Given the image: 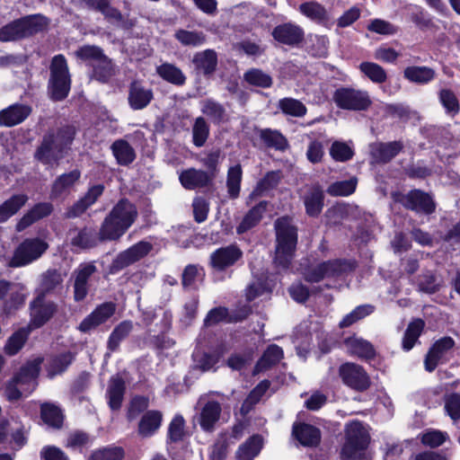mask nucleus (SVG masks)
<instances>
[{"label":"nucleus","mask_w":460,"mask_h":460,"mask_svg":"<svg viewBox=\"0 0 460 460\" xmlns=\"http://www.w3.org/2000/svg\"><path fill=\"white\" fill-rule=\"evenodd\" d=\"M323 192L319 184H314L310 187L304 198L307 215L317 217L321 213L323 207Z\"/></svg>","instance_id":"38"},{"label":"nucleus","mask_w":460,"mask_h":460,"mask_svg":"<svg viewBox=\"0 0 460 460\" xmlns=\"http://www.w3.org/2000/svg\"><path fill=\"white\" fill-rule=\"evenodd\" d=\"M49 244L40 238H27L15 249L11 260V266H25L42 256L48 250Z\"/></svg>","instance_id":"8"},{"label":"nucleus","mask_w":460,"mask_h":460,"mask_svg":"<svg viewBox=\"0 0 460 460\" xmlns=\"http://www.w3.org/2000/svg\"><path fill=\"white\" fill-rule=\"evenodd\" d=\"M222 408L217 401H208L201 409L199 423L202 430L212 431L220 418Z\"/></svg>","instance_id":"32"},{"label":"nucleus","mask_w":460,"mask_h":460,"mask_svg":"<svg viewBox=\"0 0 460 460\" xmlns=\"http://www.w3.org/2000/svg\"><path fill=\"white\" fill-rule=\"evenodd\" d=\"M71 237V245L80 249H91L98 245L99 243L110 242L102 240L98 232L93 227L84 226L81 229L75 228L69 231Z\"/></svg>","instance_id":"20"},{"label":"nucleus","mask_w":460,"mask_h":460,"mask_svg":"<svg viewBox=\"0 0 460 460\" xmlns=\"http://www.w3.org/2000/svg\"><path fill=\"white\" fill-rule=\"evenodd\" d=\"M403 149L402 141L377 142L370 146L373 163L387 164Z\"/></svg>","instance_id":"22"},{"label":"nucleus","mask_w":460,"mask_h":460,"mask_svg":"<svg viewBox=\"0 0 460 460\" xmlns=\"http://www.w3.org/2000/svg\"><path fill=\"white\" fill-rule=\"evenodd\" d=\"M263 447V438L260 434H253L239 446L236 455L239 460H252Z\"/></svg>","instance_id":"39"},{"label":"nucleus","mask_w":460,"mask_h":460,"mask_svg":"<svg viewBox=\"0 0 460 460\" xmlns=\"http://www.w3.org/2000/svg\"><path fill=\"white\" fill-rule=\"evenodd\" d=\"M282 358V349L276 344L270 345L256 363L253 374H260L272 370Z\"/></svg>","instance_id":"33"},{"label":"nucleus","mask_w":460,"mask_h":460,"mask_svg":"<svg viewBox=\"0 0 460 460\" xmlns=\"http://www.w3.org/2000/svg\"><path fill=\"white\" fill-rule=\"evenodd\" d=\"M75 56L84 62L89 63L92 66L93 63H97L105 56L103 49L95 45H84L75 51Z\"/></svg>","instance_id":"57"},{"label":"nucleus","mask_w":460,"mask_h":460,"mask_svg":"<svg viewBox=\"0 0 460 460\" xmlns=\"http://www.w3.org/2000/svg\"><path fill=\"white\" fill-rule=\"evenodd\" d=\"M116 75V67L112 60L106 55L97 63L92 64L91 77L101 83H108Z\"/></svg>","instance_id":"41"},{"label":"nucleus","mask_w":460,"mask_h":460,"mask_svg":"<svg viewBox=\"0 0 460 460\" xmlns=\"http://www.w3.org/2000/svg\"><path fill=\"white\" fill-rule=\"evenodd\" d=\"M58 307V304L54 301L36 295L30 303V323L28 327L31 330L42 327L57 314Z\"/></svg>","instance_id":"9"},{"label":"nucleus","mask_w":460,"mask_h":460,"mask_svg":"<svg viewBox=\"0 0 460 460\" xmlns=\"http://www.w3.org/2000/svg\"><path fill=\"white\" fill-rule=\"evenodd\" d=\"M163 421V414L160 411H146L141 417L137 432L142 438H150L159 429Z\"/></svg>","instance_id":"30"},{"label":"nucleus","mask_w":460,"mask_h":460,"mask_svg":"<svg viewBox=\"0 0 460 460\" xmlns=\"http://www.w3.org/2000/svg\"><path fill=\"white\" fill-rule=\"evenodd\" d=\"M345 442L341 450L342 460H365L364 451L370 442L368 431L358 420L345 425Z\"/></svg>","instance_id":"5"},{"label":"nucleus","mask_w":460,"mask_h":460,"mask_svg":"<svg viewBox=\"0 0 460 460\" xmlns=\"http://www.w3.org/2000/svg\"><path fill=\"white\" fill-rule=\"evenodd\" d=\"M345 270V263L341 260H332L318 264L305 273L308 282H319L325 278L339 276Z\"/></svg>","instance_id":"14"},{"label":"nucleus","mask_w":460,"mask_h":460,"mask_svg":"<svg viewBox=\"0 0 460 460\" xmlns=\"http://www.w3.org/2000/svg\"><path fill=\"white\" fill-rule=\"evenodd\" d=\"M125 392L126 383L121 376H112L107 389L108 404L112 411L121 408Z\"/></svg>","instance_id":"34"},{"label":"nucleus","mask_w":460,"mask_h":460,"mask_svg":"<svg viewBox=\"0 0 460 460\" xmlns=\"http://www.w3.org/2000/svg\"><path fill=\"white\" fill-rule=\"evenodd\" d=\"M174 38L183 47L198 48L207 42V35L201 31L179 29L175 31Z\"/></svg>","instance_id":"44"},{"label":"nucleus","mask_w":460,"mask_h":460,"mask_svg":"<svg viewBox=\"0 0 460 460\" xmlns=\"http://www.w3.org/2000/svg\"><path fill=\"white\" fill-rule=\"evenodd\" d=\"M32 330L30 327L20 328L18 331L13 332L6 341L4 351L8 356L16 355L22 348L24 346L30 332Z\"/></svg>","instance_id":"46"},{"label":"nucleus","mask_w":460,"mask_h":460,"mask_svg":"<svg viewBox=\"0 0 460 460\" xmlns=\"http://www.w3.org/2000/svg\"><path fill=\"white\" fill-rule=\"evenodd\" d=\"M349 352L360 358H371L375 355L372 344L361 338L349 337L344 341Z\"/></svg>","instance_id":"47"},{"label":"nucleus","mask_w":460,"mask_h":460,"mask_svg":"<svg viewBox=\"0 0 460 460\" xmlns=\"http://www.w3.org/2000/svg\"><path fill=\"white\" fill-rule=\"evenodd\" d=\"M40 419L44 424L53 429H60L64 423L62 410L51 402L40 404Z\"/></svg>","instance_id":"35"},{"label":"nucleus","mask_w":460,"mask_h":460,"mask_svg":"<svg viewBox=\"0 0 460 460\" xmlns=\"http://www.w3.org/2000/svg\"><path fill=\"white\" fill-rule=\"evenodd\" d=\"M260 137L263 143L276 150L284 151L288 147L287 138L278 130L264 128L260 131Z\"/></svg>","instance_id":"50"},{"label":"nucleus","mask_w":460,"mask_h":460,"mask_svg":"<svg viewBox=\"0 0 460 460\" xmlns=\"http://www.w3.org/2000/svg\"><path fill=\"white\" fill-rule=\"evenodd\" d=\"M359 70L376 84H383L387 79L385 70L380 65L374 62H362L359 65Z\"/></svg>","instance_id":"58"},{"label":"nucleus","mask_w":460,"mask_h":460,"mask_svg":"<svg viewBox=\"0 0 460 460\" xmlns=\"http://www.w3.org/2000/svg\"><path fill=\"white\" fill-rule=\"evenodd\" d=\"M271 288L270 287L268 278L265 275L254 279L246 288V298L248 301H252L258 296L270 293Z\"/></svg>","instance_id":"59"},{"label":"nucleus","mask_w":460,"mask_h":460,"mask_svg":"<svg viewBox=\"0 0 460 460\" xmlns=\"http://www.w3.org/2000/svg\"><path fill=\"white\" fill-rule=\"evenodd\" d=\"M209 136V127L203 117H198L192 126V141L193 144L201 147L205 145Z\"/></svg>","instance_id":"64"},{"label":"nucleus","mask_w":460,"mask_h":460,"mask_svg":"<svg viewBox=\"0 0 460 460\" xmlns=\"http://www.w3.org/2000/svg\"><path fill=\"white\" fill-rule=\"evenodd\" d=\"M268 207L267 201H261L252 207L243 217L242 222L236 227L237 234H241L252 229L259 224L266 212Z\"/></svg>","instance_id":"40"},{"label":"nucleus","mask_w":460,"mask_h":460,"mask_svg":"<svg viewBox=\"0 0 460 460\" xmlns=\"http://www.w3.org/2000/svg\"><path fill=\"white\" fill-rule=\"evenodd\" d=\"M111 149L118 164L122 166L131 164L137 157L135 149L124 139L115 140L111 146Z\"/></svg>","instance_id":"36"},{"label":"nucleus","mask_w":460,"mask_h":460,"mask_svg":"<svg viewBox=\"0 0 460 460\" xmlns=\"http://www.w3.org/2000/svg\"><path fill=\"white\" fill-rule=\"evenodd\" d=\"M148 242H138L117 255L111 264V272H118L144 258L152 250Z\"/></svg>","instance_id":"10"},{"label":"nucleus","mask_w":460,"mask_h":460,"mask_svg":"<svg viewBox=\"0 0 460 460\" xmlns=\"http://www.w3.org/2000/svg\"><path fill=\"white\" fill-rule=\"evenodd\" d=\"M155 72L163 80L173 85L182 86L186 83V75L174 64L164 62L156 66Z\"/></svg>","instance_id":"37"},{"label":"nucleus","mask_w":460,"mask_h":460,"mask_svg":"<svg viewBox=\"0 0 460 460\" xmlns=\"http://www.w3.org/2000/svg\"><path fill=\"white\" fill-rule=\"evenodd\" d=\"M49 19L40 13L26 15L0 28V41H19L45 31Z\"/></svg>","instance_id":"4"},{"label":"nucleus","mask_w":460,"mask_h":460,"mask_svg":"<svg viewBox=\"0 0 460 460\" xmlns=\"http://www.w3.org/2000/svg\"><path fill=\"white\" fill-rule=\"evenodd\" d=\"M243 80L253 86L269 88L272 84V78L270 75L258 68H251L243 75Z\"/></svg>","instance_id":"61"},{"label":"nucleus","mask_w":460,"mask_h":460,"mask_svg":"<svg viewBox=\"0 0 460 460\" xmlns=\"http://www.w3.org/2000/svg\"><path fill=\"white\" fill-rule=\"evenodd\" d=\"M138 217L135 204L128 199L119 200L103 218L100 226L102 240L119 241L131 227Z\"/></svg>","instance_id":"1"},{"label":"nucleus","mask_w":460,"mask_h":460,"mask_svg":"<svg viewBox=\"0 0 460 460\" xmlns=\"http://www.w3.org/2000/svg\"><path fill=\"white\" fill-rule=\"evenodd\" d=\"M101 13L107 19L108 21H115L119 23V27L123 30H130L136 25L135 20L124 19L121 12L113 7L110 1L106 3Z\"/></svg>","instance_id":"60"},{"label":"nucleus","mask_w":460,"mask_h":460,"mask_svg":"<svg viewBox=\"0 0 460 460\" xmlns=\"http://www.w3.org/2000/svg\"><path fill=\"white\" fill-rule=\"evenodd\" d=\"M335 104L342 109L349 111H367L371 105L372 101L367 91L358 90L351 87L338 88L332 96Z\"/></svg>","instance_id":"7"},{"label":"nucleus","mask_w":460,"mask_h":460,"mask_svg":"<svg viewBox=\"0 0 460 460\" xmlns=\"http://www.w3.org/2000/svg\"><path fill=\"white\" fill-rule=\"evenodd\" d=\"M28 197L24 194L13 195L0 205V223L6 222L15 215L27 202Z\"/></svg>","instance_id":"45"},{"label":"nucleus","mask_w":460,"mask_h":460,"mask_svg":"<svg viewBox=\"0 0 460 460\" xmlns=\"http://www.w3.org/2000/svg\"><path fill=\"white\" fill-rule=\"evenodd\" d=\"M133 330V323L126 320L119 323L111 333L107 348L110 351H115L119 349L121 341L126 339Z\"/></svg>","instance_id":"49"},{"label":"nucleus","mask_w":460,"mask_h":460,"mask_svg":"<svg viewBox=\"0 0 460 460\" xmlns=\"http://www.w3.org/2000/svg\"><path fill=\"white\" fill-rule=\"evenodd\" d=\"M271 35L273 39L279 43L295 46L304 40V30L297 24L286 22L276 26Z\"/></svg>","instance_id":"18"},{"label":"nucleus","mask_w":460,"mask_h":460,"mask_svg":"<svg viewBox=\"0 0 460 460\" xmlns=\"http://www.w3.org/2000/svg\"><path fill=\"white\" fill-rule=\"evenodd\" d=\"M358 179L351 177L349 180L335 181L329 185L327 193L332 197L349 196L356 190Z\"/></svg>","instance_id":"55"},{"label":"nucleus","mask_w":460,"mask_h":460,"mask_svg":"<svg viewBox=\"0 0 460 460\" xmlns=\"http://www.w3.org/2000/svg\"><path fill=\"white\" fill-rule=\"evenodd\" d=\"M75 135V129L72 126H64L57 130L49 131L37 147L34 158L45 165H58L72 144Z\"/></svg>","instance_id":"2"},{"label":"nucleus","mask_w":460,"mask_h":460,"mask_svg":"<svg viewBox=\"0 0 460 460\" xmlns=\"http://www.w3.org/2000/svg\"><path fill=\"white\" fill-rule=\"evenodd\" d=\"M243 256V252L236 245H228L215 251L210 255V264L217 270H224L233 266Z\"/></svg>","instance_id":"21"},{"label":"nucleus","mask_w":460,"mask_h":460,"mask_svg":"<svg viewBox=\"0 0 460 460\" xmlns=\"http://www.w3.org/2000/svg\"><path fill=\"white\" fill-rule=\"evenodd\" d=\"M276 250L274 263L283 270L288 269L297 243V229L288 217H279L274 224Z\"/></svg>","instance_id":"3"},{"label":"nucleus","mask_w":460,"mask_h":460,"mask_svg":"<svg viewBox=\"0 0 460 460\" xmlns=\"http://www.w3.org/2000/svg\"><path fill=\"white\" fill-rule=\"evenodd\" d=\"M292 435L304 447H316L321 443L322 434L319 428L305 422H295Z\"/></svg>","instance_id":"19"},{"label":"nucleus","mask_w":460,"mask_h":460,"mask_svg":"<svg viewBox=\"0 0 460 460\" xmlns=\"http://www.w3.org/2000/svg\"><path fill=\"white\" fill-rule=\"evenodd\" d=\"M375 306L372 305H362L357 306L352 312L346 314L340 322V328H347L357 323L358 321L365 318L374 312Z\"/></svg>","instance_id":"62"},{"label":"nucleus","mask_w":460,"mask_h":460,"mask_svg":"<svg viewBox=\"0 0 460 460\" xmlns=\"http://www.w3.org/2000/svg\"><path fill=\"white\" fill-rule=\"evenodd\" d=\"M193 70L197 75L211 77L217 69L218 56L216 50L208 49L198 51L191 59Z\"/></svg>","instance_id":"13"},{"label":"nucleus","mask_w":460,"mask_h":460,"mask_svg":"<svg viewBox=\"0 0 460 460\" xmlns=\"http://www.w3.org/2000/svg\"><path fill=\"white\" fill-rule=\"evenodd\" d=\"M298 9L302 14L318 23H323L329 20L327 10L317 2L303 3Z\"/></svg>","instance_id":"48"},{"label":"nucleus","mask_w":460,"mask_h":460,"mask_svg":"<svg viewBox=\"0 0 460 460\" xmlns=\"http://www.w3.org/2000/svg\"><path fill=\"white\" fill-rule=\"evenodd\" d=\"M81 178V172L74 169L56 178L51 185L50 197L58 199L67 196L71 190L78 183Z\"/></svg>","instance_id":"26"},{"label":"nucleus","mask_w":460,"mask_h":460,"mask_svg":"<svg viewBox=\"0 0 460 460\" xmlns=\"http://www.w3.org/2000/svg\"><path fill=\"white\" fill-rule=\"evenodd\" d=\"M49 94L54 101H62L69 93L71 78L66 58L59 54L53 57L49 66Z\"/></svg>","instance_id":"6"},{"label":"nucleus","mask_w":460,"mask_h":460,"mask_svg":"<svg viewBox=\"0 0 460 460\" xmlns=\"http://www.w3.org/2000/svg\"><path fill=\"white\" fill-rule=\"evenodd\" d=\"M400 202L407 209L426 215L432 214L436 209L432 197L420 190H413L403 195Z\"/></svg>","instance_id":"11"},{"label":"nucleus","mask_w":460,"mask_h":460,"mask_svg":"<svg viewBox=\"0 0 460 460\" xmlns=\"http://www.w3.org/2000/svg\"><path fill=\"white\" fill-rule=\"evenodd\" d=\"M424 326L425 323L421 319H415L408 324L402 338V349L404 350L409 351L413 348Z\"/></svg>","instance_id":"51"},{"label":"nucleus","mask_w":460,"mask_h":460,"mask_svg":"<svg viewBox=\"0 0 460 460\" xmlns=\"http://www.w3.org/2000/svg\"><path fill=\"white\" fill-rule=\"evenodd\" d=\"M97 269L93 263L81 264L74 272V298L76 302L84 300L88 294V280Z\"/></svg>","instance_id":"17"},{"label":"nucleus","mask_w":460,"mask_h":460,"mask_svg":"<svg viewBox=\"0 0 460 460\" xmlns=\"http://www.w3.org/2000/svg\"><path fill=\"white\" fill-rule=\"evenodd\" d=\"M186 435L185 420L182 415L176 414L169 423L166 435L167 450L172 460H176V453L172 452L173 447L170 445L182 441Z\"/></svg>","instance_id":"28"},{"label":"nucleus","mask_w":460,"mask_h":460,"mask_svg":"<svg viewBox=\"0 0 460 460\" xmlns=\"http://www.w3.org/2000/svg\"><path fill=\"white\" fill-rule=\"evenodd\" d=\"M53 211V206L49 202H41L36 204L31 208L16 224L17 232H22L27 227L37 222L38 220L48 217Z\"/></svg>","instance_id":"29"},{"label":"nucleus","mask_w":460,"mask_h":460,"mask_svg":"<svg viewBox=\"0 0 460 460\" xmlns=\"http://www.w3.org/2000/svg\"><path fill=\"white\" fill-rule=\"evenodd\" d=\"M201 112L216 125L227 120L226 108L213 99H205L201 102Z\"/></svg>","instance_id":"42"},{"label":"nucleus","mask_w":460,"mask_h":460,"mask_svg":"<svg viewBox=\"0 0 460 460\" xmlns=\"http://www.w3.org/2000/svg\"><path fill=\"white\" fill-rule=\"evenodd\" d=\"M454 345L455 341L450 337H444L437 341L426 355L424 360L425 369L428 372L434 371L436 367L446 358Z\"/></svg>","instance_id":"16"},{"label":"nucleus","mask_w":460,"mask_h":460,"mask_svg":"<svg viewBox=\"0 0 460 460\" xmlns=\"http://www.w3.org/2000/svg\"><path fill=\"white\" fill-rule=\"evenodd\" d=\"M104 186L102 184L93 185L87 192L71 206L66 212L67 218H74L83 215L97 199L102 195Z\"/></svg>","instance_id":"23"},{"label":"nucleus","mask_w":460,"mask_h":460,"mask_svg":"<svg viewBox=\"0 0 460 460\" xmlns=\"http://www.w3.org/2000/svg\"><path fill=\"white\" fill-rule=\"evenodd\" d=\"M179 180L186 190H195L207 187L213 178L206 171L189 168L180 173Z\"/></svg>","instance_id":"27"},{"label":"nucleus","mask_w":460,"mask_h":460,"mask_svg":"<svg viewBox=\"0 0 460 460\" xmlns=\"http://www.w3.org/2000/svg\"><path fill=\"white\" fill-rule=\"evenodd\" d=\"M124 457L122 447L109 445L92 451L88 460H122Z\"/></svg>","instance_id":"53"},{"label":"nucleus","mask_w":460,"mask_h":460,"mask_svg":"<svg viewBox=\"0 0 460 460\" xmlns=\"http://www.w3.org/2000/svg\"><path fill=\"white\" fill-rule=\"evenodd\" d=\"M74 359L75 354L71 351H64L51 356L48 360L49 374H59L66 371Z\"/></svg>","instance_id":"52"},{"label":"nucleus","mask_w":460,"mask_h":460,"mask_svg":"<svg viewBox=\"0 0 460 460\" xmlns=\"http://www.w3.org/2000/svg\"><path fill=\"white\" fill-rule=\"evenodd\" d=\"M115 310L116 305L111 302L102 304L81 322L78 326V330L84 333L89 332L99 325L104 323L114 314Z\"/></svg>","instance_id":"15"},{"label":"nucleus","mask_w":460,"mask_h":460,"mask_svg":"<svg viewBox=\"0 0 460 460\" xmlns=\"http://www.w3.org/2000/svg\"><path fill=\"white\" fill-rule=\"evenodd\" d=\"M282 178L280 171H271L266 173V175L257 183L255 190L250 195L252 199L254 196H261L263 192L272 190L278 186Z\"/></svg>","instance_id":"56"},{"label":"nucleus","mask_w":460,"mask_h":460,"mask_svg":"<svg viewBox=\"0 0 460 460\" xmlns=\"http://www.w3.org/2000/svg\"><path fill=\"white\" fill-rule=\"evenodd\" d=\"M279 107L283 113L293 117H304L307 109L303 102L293 98H284L279 102Z\"/></svg>","instance_id":"63"},{"label":"nucleus","mask_w":460,"mask_h":460,"mask_svg":"<svg viewBox=\"0 0 460 460\" xmlns=\"http://www.w3.org/2000/svg\"><path fill=\"white\" fill-rule=\"evenodd\" d=\"M64 275L58 270L50 269L43 272L40 277V284L35 290L36 295L47 296L55 294L63 288Z\"/></svg>","instance_id":"25"},{"label":"nucleus","mask_w":460,"mask_h":460,"mask_svg":"<svg viewBox=\"0 0 460 460\" xmlns=\"http://www.w3.org/2000/svg\"><path fill=\"white\" fill-rule=\"evenodd\" d=\"M39 376H13L4 387V395L10 402L21 399L22 393L31 394L37 387Z\"/></svg>","instance_id":"12"},{"label":"nucleus","mask_w":460,"mask_h":460,"mask_svg":"<svg viewBox=\"0 0 460 460\" xmlns=\"http://www.w3.org/2000/svg\"><path fill=\"white\" fill-rule=\"evenodd\" d=\"M154 99L153 90L146 88L139 81H133L128 86V102L132 110H143Z\"/></svg>","instance_id":"24"},{"label":"nucleus","mask_w":460,"mask_h":460,"mask_svg":"<svg viewBox=\"0 0 460 460\" xmlns=\"http://www.w3.org/2000/svg\"><path fill=\"white\" fill-rule=\"evenodd\" d=\"M243 171L240 164L231 166L227 172L226 187L230 199H236L239 197L241 190Z\"/></svg>","instance_id":"54"},{"label":"nucleus","mask_w":460,"mask_h":460,"mask_svg":"<svg viewBox=\"0 0 460 460\" xmlns=\"http://www.w3.org/2000/svg\"><path fill=\"white\" fill-rule=\"evenodd\" d=\"M403 76L411 83L426 84L435 78L436 72L429 66H412L404 69Z\"/></svg>","instance_id":"43"},{"label":"nucleus","mask_w":460,"mask_h":460,"mask_svg":"<svg viewBox=\"0 0 460 460\" xmlns=\"http://www.w3.org/2000/svg\"><path fill=\"white\" fill-rule=\"evenodd\" d=\"M31 112L24 104H13L0 111V125L13 127L22 123Z\"/></svg>","instance_id":"31"}]
</instances>
